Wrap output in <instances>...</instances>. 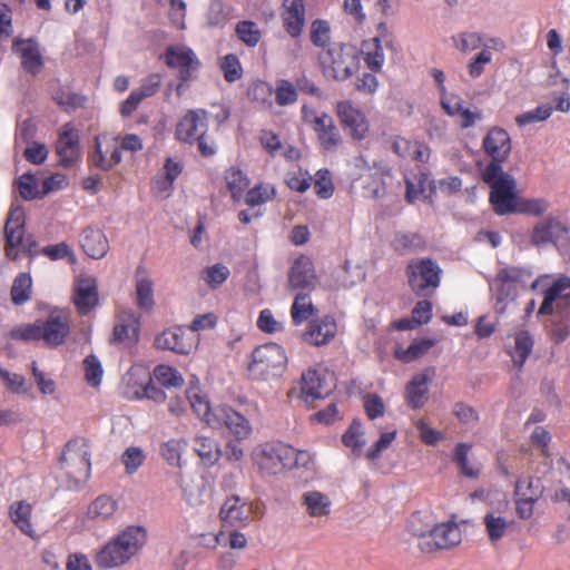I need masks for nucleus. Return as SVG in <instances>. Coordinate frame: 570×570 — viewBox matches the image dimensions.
Here are the masks:
<instances>
[{
  "label": "nucleus",
  "instance_id": "nucleus-1",
  "mask_svg": "<svg viewBox=\"0 0 570 570\" xmlns=\"http://www.w3.org/2000/svg\"><path fill=\"white\" fill-rule=\"evenodd\" d=\"M145 543L146 531L144 528L127 527L97 551L95 562L101 569L120 567L135 557Z\"/></svg>",
  "mask_w": 570,
  "mask_h": 570
},
{
  "label": "nucleus",
  "instance_id": "nucleus-2",
  "mask_svg": "<svg viewBox=\"0 0 570 570\" xmlns=\"http://www.w3.org/2000/svg\"><path fill=\"white\" fill-rule=\"evenodd\" d=\"M59 469L66 478L69 489H78L90 478L91 446L85 436H75L62 448Z\"/></svg>",
  "mask_w": 570,
  "mask_h": 570
},
{
  "label": "nucleus",
  "instance_id": "nucleus-3",
  "mask_svg": "<svg viewBox=\"0 0 570 570\" xmlns=\"http://www.w3.org/2000/svg\"><path fill=\"white\" fill-rule=\"evenodd\" d=\"M481 179L490 187V203L495 214H513L518 209V197L514 193L515 180L503 168L485 165Z\"/></svg>",
  "mask_w": 570,
  "mask_h": 570
},
{
  "label": "nucleus",
  "instance_id": "nucleus-4",
  "mask_svg": "<svg viewBox=\"0 0 570 570\" xmlns=\"http://www.w3.org/2000/svg\"><path fill=\"white\" fill-rule=\"evenodd\" d=\"M286 362L284 350L276 343H268L252 352L247 370L254 380L271 381L282 375Z\"/></svg>",
  "mask_w": 570,
  "mask_h": 570
},
{
  "label": "nucleus",
  "instance_id": "nucleus-5",
  "mask_svg": "<svg viewBox=\"0 0 570 570\" xmlns=\"http://www.w3.org/2000/svg\"><path fill=\"white\" fill-rule=\"evenodd\" d=\"M320 62L326 77L338 81L351 78L358 71L360 57L354 47L336 45L320 56Z\"/></svg>",
  "mask_w": 570,
  "mask_h": 570
},
{
  "label": "nucleus",
  "instance_id": "nucleus-6",
  "mask_svg": "<svg viewBox=\"0 0 570 570\" xmlns=\"http://www.w3.org/2000/svg\"><path fill=\"white\" fill-rule=\"evenodd\" d=\"M294 455V448L285 443H264L257 445L252 453L255 464L262 472L269 475L288 469Z\"/></svg>",
  "mask_w": 570,
  "mask_h": 570
},
{
  "label": "nucleus",
  "instance_id": "nucleus-7",
  "mask_svg": "<svg viewBox=\"0 0 570 570\" xmlns=\"http://www.w3.org/2000/svg\"><path fill=\"white\" fill-rule=\"evenodd\" d=\"M303 120L317 134L322 147L334 150L341 142V136L331 116L325 112L317 114L307 106L302 108Z\"/></svg>",
  "mask_w": 570,
  "mask_h": 570
},
{
  "label": "nucleus",
  "instance_id": "nucleus-8",
  "mask_svg": "<svg viewBox=\"0 0 570 570\" xmlns=\"http://www.w3.org/2000/svg\"><path fill=\"white\" fill-rule=\"evenodd\" d=\"M41 341L48 347L62 345L70 333V314L62 309H53L46 320H39Z\"/></svg>",
  "mask_w": 570,
  "mask_h": 570
},
{
  "label": "nucleus",
  "instance_id": "nucleus-9",
  "mask_svg": "<svg viewBox=\"0 0 570 570\" xmlns=\"http://www.w3.org/2000/svg\"><path fill=\"white\" fill-rule=\"evenodd\" d=\"M118 140V136L98 135L95 138L94 151L88 158L90 165L104 171H108L118 165L121 161Z\"/></svg>",
  "mask_w": 570,
  "mask_h": 570
},
{
  "label": "nucleus",
  "instance_id": "nucleus-10",
  "mask_svg": "<svg viewBox=\"0 0 570 570\" xmlns=\"http://www.w3.org/2000/svg\"><path fill=\"white\" fill-rule=\"evenodd\" d=\"M208 425L214 429L225 426L237 440H245L252 434L250 422L242 413L227 405L215 407L214 419L208 420Z\"/></svg>",
  "mask_w": 570,
  "mask_h": 570
},
{
  "label": "nucleus",
  "instance_id": "nucleus-11",
  "mask_svg": "<svg viewBox=\"0 0 570 570\" xmlns=\"http://www.w3.org/2000/svg\"><path fill=\"white\" fill-rule=\"evenodd\" d=\"M482 147L491 161L488 165H497L498 168H503L504 164L511 153L512 141L509 131L500 126H494L489 130L482 140Z\"/></svg>",
  "mask_w": 570,
  "mask_h": 570
},
{
  "label": "nucleus",
  "instance_id": "nucleus-12",
  "mask_svg": "<svg viewBox=\"0 0 570 570\" xmlns=\"http://www.w3.org/2000/svg\"><path fill=\"white\" fill-rule=\"evenodd\" d=\"M24 212L20 207L11 208L4 225L6 246L4 252L11 259L17 258V247L23 250L27 246L23 244ZM30 250V248H28Z\"/></svg>",
  "mask_w": 570,
  "mask_h": 570
},
{
  "label": "nucleus",
  "instance_id": "nucleus-13",
  "mask_svg": "<svg viewBox=\"0 0 570 570\" xmlns=\"http://www.w3.org/2000/svg\"><path fill=\"white\" fill-rule=\"evenodd\" d=\"M316 281L312 261L305 256L296 258L288 272V288L299 293H311L315 289Z\"/></svg>",
  "mask_w": 570,
  "mask_h": 570
},
{
  "label": "nucleus",
  "instance_id": "nucleus-14",
  "mask_svg": "<svg viewBox=\"0 0 570 570\" xmlns=\"http://www.w3.org/2000/svg\"><path fill=\"white\" fill-rule=\"evenodd\" d=\"M56 153L59 157V165L62 167H72L79 160V135L70 122L65 124L60 129Z\"/></svg>",
  "mask_w": 570,
  "mask_h": 570
},
{
  "label": "nucleus",
  "instance_id": "nucleus-15",
  "mask_svg": "<svg viewBox=\"0 0 570 570\" xmlns=\"http://www.w3.org/2000/svg\"><path fill=\"white\" fill-rule=\"evenodd\" d=\"M155 345L160 350H169L179 354H189L196 346L195 334L178 326L164 331L155 338Z\"/></svg>",
  "mask_w": 570,
  "mask_h": 570
},
{
  "label": "nucleus",
  "instance_id": "nucleus-16",
  "mask_svg": "<svg viewBox=\"0 0 570 570\" xmlns=\"http://www.w3.org/2000/svg\"><path fill=\"white\" fill-rule=\"evenodd\" d=\"M332 376L325 371L320 372L314 368L305 372L301 380V393L305 402L328 396L334 389V384L328 382Z\"/></svg>",
  "mask_w": 570,
  "mask_h": 570
},
{
  "label": "nucleus",
  "instance_id": "nucleus-17",
  "mask_svg": "<svg viewBox=\"0 0 570 570\" xmlns=\"http://www.w3.org/2000/svg\"><path fill=\"white\" fill-rule=\"evenodd\" d=\"M168 67L179 70V78L187 81L193 77V72L199 67V61L194 51L184 46H170L165 53Z\"/></svg>",
  "mask_w": 570,
  "mask_h": 570
},
{
  "label": "nucleus",
  "instance_id": "nucleus-18",
  "mask_svg": "<svg viewBox=\"0 0 570 570\" xmlns=\"http://www.w3.org/2000/svg\"><path fill=\"white\" fill-rule=\"evenodd\" d=\"M207 111L204 109L189 110L177 125V138L185 142L202 138L207 130Z\"/></svg>",
  "mask_w": 570,
  "mask_h": 570
},
{
  "label": "nucleus",
  "instance_id": "nucleus-19",
  "mask_svg": "<svg viewBox=\"0 0 570 570\" xmlns=\"http://www.w3.org/2000/svg\"><path fill=\"white\" fill-rule=\"evenodd\" d=\"M337 115L354 139L362 140L368 132V122L364 114L350 101H340L336 106Z\"/></svg>",
  "mask_w": 570,
  "mask_h": 570
},
{
  "label": "nucleus",
  "instance_id": "nucleus-20",
  "mask_svg": "<svg viewBox=\"0 0 570 570\" xmlns=\"http://www.w3.org/2000/svg\"><path fill=\"white\" fill-rule=\"evenodd\" d=\"M135 379L140 380V389L134 391V396L137 399H149L156 403H163L166 400V394L163 390L156 387L153 383L150 372L144 366H131L125 375V381L130 384Z\"/></svg>",
  "mask_w": 570,
  "mask_h": 570
},
{
  "label": "nucleus",
  "instance_id": "nucleus-21",
  "mask_svg": "<svg viewBox=\"0 0 570 570\" xmlns=\"http://www.w3.org/2000/svg\"><path fill=\"white\" fill-rule=\"evenodd\" d=\"M12 49L18 53L24 71L36 76L42 70L43 59L38 42L32 39H18L13 41Z\"/></svg>",
  "mask_w": 570,
  "mask_h": 570
},
{
  "label": "nucleus",
  "instance_id": "nucleus-22",
  "mask_svg": "<svg viewBox=\"0 0 570 570\" xmlns=\"http://www.w3.org/2000/svg\"><path fill=\"white\" fill-rule=\"evenodd\" d=\"M80 314H88L98 303V289L92 277L79 278L75 285L72 298Z\"/></svg>",
  "mask_w": 570,
  "mask_h": 570
},
{
  "label": "nucleus",
  "instance_id": "nucleus-23",
  "mask_svg": "<svg viewBox=\"0 0 570 570\" xmlns=\"http://www.w3.org/2000/svg\"><path fill=\"white\" fill-rule=\"evenodd\" d=\"M568 288H570V276H558L550 287L544 289L543 301L539 307L538 315H552L553 304L558 298L570 305V293H566Z\"/></svg>",
  "mask_w": 570,
  "mask_h": 570
},
{
  "label": "nucleus",
  "instance_id": "nucleus-24",
  "mask_svg": "<svg viewBox=\"0 0 570 570\" xmlns=\"http://www.w3.org/2000/svg\"><path fill=\"white\" fill-rule=\"evenodd\" d=\"M431 542L430 550L432 549H449L462 540L461 529L455 522H446L435 524L430 531Z\"/></svg>",
  "mask_w": 570,
  "mask_h": 570
},
{
  "label": "nucleus",
  "instance_id": "nucleus-25",
  "mask_svg": "<svg viewBox=\"0 0 570 570\" xmlns=\"http://www.w3.org/2000/svg\"><path fill=\"white\" fill-rule=\"evenodd\" d=\"M79 243L83 252L94 259H100L105 257L109 250L108 239L104 232L98 228H83Z\"/></svg>",
  "mask_w": 570,
  "mask_h": 570
},
{
  "label": "nucleus",
  "instance_id": "nucleus-26",
  "mask_svg": "<svg viewBox=\"0 0 570 570\" xmlns=\"http://www.w3.org/2000/svg\"><path fill=\"white\" fill-rule=\"evenodd\" d=\"M283 23L285 30L294 38L298 37L305 23L303 0H283Z\"/></svg>",
  "mask_w": 570,
  "mask_h": 570
},
{
  "label": "nucleus",
  "instance_id": "nucleus-27",
  "mask_svg": "<svg viewBox=\"0 0 570 570\" xmlns=\"http://www.w3.org/2000/svg\"><path fill=\"white\" fill-rule=\"evenodd\" d=\"M220 519L225 524L237 527L246 524L250 519V510L239 497L228 498L220 508Z\"/></svg>",
  "mask_w": 570,
  "mask_h": 570
},
{
  "label": "nucleus",
  "instance_id": "nucleus-28",
  "mask_svg": "<svg viewBox=\"0 0 570 570\" xmlns=\"http://www.w3.org/2000/svg\"><path fill=\"white\" fill-rule=\"evenodd\" d=\"M301 504L311 518H327L332 511L331 498L321 491L309 490L301 495Z\"/></svg>",
  "mask_w": 570,
  "mask_h": 570
},
{
  "label": "nucleus",
  "instance_id": "nucleus-29",
  "mask_svg": "<svg viewBox=\"0 0 570 570\" xmlns=\"http://www.w3.org/2000/svg\"><path fill=\"white\" fill-rule=\"evenodd\" d=\"M335 334V321L331 317H324L321 321L311 322L303 337L306 343L320 346L333 340Z\"/></svg>",
  "mask_w": 570,
  "mask_h": 570
},
{
  "label": "nucleus",
  "instance_id": "nucleus-30",
  "mask_svg": "<svg viewBox=\"0 0 570 570\" xmlns=\"http://www.w3.org/2000/svg\"><path fill=\"white\" fill-rule=\"evenodd\" d=\"M9 517L13 524L26 535L36 537V531L31 522L32 505L26 500L14 501L9 507Z\"/></svg>",
  "mask_w": 570,
  "mask_h": 570
},
{
  "label": "nucleus",
  "instance_id": "nucleus-31",
  "mask_svg": "<svg viewBox=\"0 0 570 570\" xmlns=\"http://www.w3.org/2000/svg\"><path fill=\"white\" fill-rule=\"evenodd\" d=\"M139 322L131 311H124L117 317L114 327V340L118 342L132 343L138 338Z\"/></svg>",
  "mask_w": 570,
  "mask_h": 570
},
{
  "label": "nucleus",
  "instance_id": "nucleus-32",
  "mask_svg": "<svg viewBox=\"0 0 570 570\" xmlns=\"http://www.w3.org/2000/svg\"><path fill=\"white\" fill-rule=\"evenodd\" d=\"M566 230L567 229L562 226L561 222L548 218L533 226V230L530 235V242L535 247H540V245L553 243L554 238Z\"/></svg>",
  "mask_w": 570,
  "mask_h": 570
},
{
  "label": "nucleus",
  "instance_id": "nucleus-33",
  "mask_svg": "<svg viewBox=\"0 0 570 570\" xmlns=\"http://www.w3.org/2000/svg\"><path fill=\"white\" fill-rule=\"evenodd\" d=\"M405 401L413 410L425 405L428 401V375L424 372L413 376L406 384Z\"/></svg>",
  "mask_w": 570,
  "mask_h": 570
},
{
  "label": "nucleus",
  "instance_id": "nucleus-34",
  "mask_svg": "<svg viewBox=\"0 0 570 570\" xmlns=\"http://www.w3.org/2000/svg\"><path fill=\"white\" fill-rule=\"evenodd\" d=\"M177 482L181 489L184 500L191 507H198L205 502L206 491L203 480L177 474Z\"/></svg>",
  "mask_w": 570,
  "mask_h": 570
},
{
  "label": "nucleus",
  "instance_id": "nucleus-35",
  "mask_svg": "<svg viewBox=\"0 0 570 570\" xmlns=\"http://www.w3.org/2000/svg\"><path fill=\"white\" fill-rule=\"evenodd\" d=\"M472 445L468 443H459L454 448L453 462L458 465L459 471L465 478H478L481 472V465L479 463L469 462V453Z\"/></svg>",
  "mask_w": 570,
  "mask_h": 570
},
{
  "label": "nucleus",
  "instance_id": "nucleus-36",
  "mask_svg": "<svg viewBox=\"0 0 570 570\" xmlns=\"http://www.w3.org/2000/svg\"><path fill=\"white\" fill-rule=\"evenodd\" d=\"M533 348V340L529 332L520 331L514 335V346L509 354L512 356L513 364L522 367Z\"/></svg>",
  "mask_w": 570,
  "mask_h": 570
},
{
  "label": "nucleus",
  "instance_id": "nucleus-37",
  "mask_svg": "<svg viewBox=\"0 0 570 570\" xmlns=\"http://www.w3.org/2000/svg\"><path fill=\"white\" fill-rule=\"evenodd\" d=\"M407 277L411 288L421 293L428 287V259L422 258L416 262H411L407 266Z\"/></svg>",
  "mask_w": 570,
  "mask_h": 570
},
{
  "label": "nucleus",
  "instance_id": "nucleus-38",
  "mask_svg": "<svg viewBox=\"0 0 570 570\" xmlns=\"http://www.w3.org/2000/svg\"><path fill=\"white\" fill-rule=\"evenodd\" d=\"M424 323H428V301H420L413 308L411 317L392 322V327L397 331H407Z\"/></svg>",
  "mask_w": 570,
  "mask_h": 570
},
{
  "label": "nucleus",
  "instance_id": "nucleus-39",
  "mask_svg": "<svg viewBox=\"0 0 570 570\" xmlns=\"http://www.w3.org/2000/svg\"><path fill=\"white\" fill-rule=\"evenodd\" d=\"M391 246L399 254L414 253L424 247V239L415 233H396Z\"/></svg>",
  "mask_w": 570,
  "mask_h": 570
},
{
  "label": "nucleus",
  "instance_id": "nucleus-40",
  "mask_svg": "<svg viewBox=\"0 0 570 570\" xmlns=\"http://www.w3.org/2000/svg\"><path fill=\"white\" fill-rule=\"evenodd\" d=\"M186 446L187 441L185 439H170L160 444L159 453L169 465L179 468L181 463V453Z\"/></svg>",
  "mask_w": 570,
  "mask_h": 570
},
{
  "label": "nucleus",
  "instance_id": "nucleus-41",
  "mask_svg": "<svg viewBox=\"0 0 570 570\" xmlns=\"http://www.w3.org/2000/svg\"><path fill=\"white\" fill-rule=\"evenodd\" d=\"M117 510V502L108 497L100 495L88 507L87 514L92 520H107L114 515Z\"/></svg>",
  "mask_w": 570,
  "mask_h": 570
},
{
  "label": "nucleus",
  "instance_id": "nucleus-42",
  "mask_svg": "<svg viewBox=\"0 0 570 570\" xmlns=\"http://www.w3.org/2000/svg\"><path fill=\"white\" fill-rule=\"evenodd\" d=\"M195 452L207 464H214L220 455L217 441L203 435L195 438Z\"/></svg>",
  "mask_w": 570,
  "mask_h": 570
},
{
  "label": "nucleus",
  "instance_id": "nucleus-43",
  "mask_svg": "<svg viewBox=\"0 0 570 570\" xmlns=\"http://www.w3.org/2000/svg\"><path fill=\"white\" fill-rule=\"evenodd\" d=\"M309 293H297L292 305L291 315L295 324L307 321L317 313L315 306L308 299Z\"/></svg>",
  "mask_w": 570,
  "mask_h": 570
},
{
  "label": "nucleus",
  "instance_id": "nucleus-44",
  "mask_svg": "<svg viewBox=\"0 0 570 570\" xmlns=\"http://www.w3.org/2000/svg\"><path fill=\"white\" fill-rule=\"evenodd\" d=\"M428 352V340L421 338L412 342L407 348L397 345L394 350V356L403 363L413 362L422 357Z\"/></svg>",
  "mask_w": 570,
  "mask_h": 570
},
{
  "label": "nucleus",
  "instance_id": "nucleus-45",
  "mask_svg": "<svg viewBox=\"0 0 570 570\" xmlns=\"http://www.w3.org/2000/svg\"><path fill=\"white\" fill-rule=\"evenodd\" d=\"M187 397L193 411L208 424V420L214 419L215 407H212L207 399L194 389L187 392Z\"/></svg>",
  "mask_w": 570,
  "mask_h": 570
},
{
  "label": "nucleus",
  "instance_id": "nucleus-46",
  "mask_svg": "<svg viewBox=\"0 0 570 570\" xmlns=\"http://www.w3.org/2000/svg\"><path fill=\"white\" fill-rule=\"evenodd\" d=\"M31 284V277L26 273L16 277L11 287V298L14 304H23L30 298Z\"/></svg>",
  "mask_w": 570,
  "mask_h": 570
},
{
  "label": "nucleus",
  "instance_id": "nucleus-47",
  "mask_svg": "<svg viewBox=\"0 0 570 570\" xmlns=\"http://www.w3.org/2000/svg\"><path fill=\"white\" fill-rule=\"evenodd\" d=\"M137 304L140 308L149 309L154 305L153 282L147 276H138L136 279Z\"/></svg>",
  "mask_w": 570,
  "mask_h": 570
},
{
  "label": "nucleus",
  "instance_id": "nucleus-48",
  "mask_svg": "<svg viewBox=\"0 0 570 570\" xmlns=\"http://www.w3.org/2000/svg\"><path fill=\"white\" fill-rule=\"evenodd\" d=\"M154 376L165 387H178L184 384L183 376L168 365H157L154 370Z\"/></svg>",
  "mask_w": 570,
  "mask_h": 570
},
{
  "label": "nucleus",
  "instance_id": "nucleus-49",
  "mask_svg": "<svg viewBox=\"0 0 570 570\" xmlns=\"http://www.w3.org/2000/svg\"><path fill=\"white\" fill-rule=\"evenodd\" d=\"M484 525L490 540L499 541L500 538L505 535L509 523L504 518L490 512L484 515Z\"/></svg>",
  "mask_w": 570,
  "mask_h": 570
},
{
  "label": "nucleus",
  "instance_id": "nucleus-50",
  "mask_svg": "<svg viewBox=\"0 0 570 570\" xmlns=\"http://www.w3.org/2000/svg\"><path fill=\"white\" fill-rule=\"evenodd\" d=\"M527 482H522V480H518L517 482V495H519L517 500V512L521 519H529L533 513V504L537 500V494L531 493L530 495L523 494L522 489Z\"/></svg>",
  "mask_w": 570,
  "mask_h": 570
},
{
  "label": "nucleus",
  "instance_id": "nucleus-51",
  "mask_svg": "<svg viewBox=\"0 0 570 570\" xmlns=\"http://www.w3.org/2000/svg\"><path fill=\"white\" fill-rule=\"evenodd\" d=\"M298 98L296 87L289 80L281 79L276 83L275 100L279 106H287L296 102Z\"/></svg>",
  "mask_w": 570,
  "mask_h": 570
},
{
  "label": "nucleus",
  "instance_id": "nucleus-52",
  "mask_svg": "<svg viewBox=\"0 0 570 570\" xmlns=\"http://www.w3.org/2000/svg\"><path fill=\"white\" fill-rule=\"evenodd\" d=\"M393 151L402 158L420 159L423 151L417 142L397 137L392 142Z\"/></svg>",
  "mask_w": 570,
  "mask_h": 570
},
{
  "label": "nucleus",
  "instance_id": "nucleus-53",
  "mask_svg": "<svg viewBox=\"0 0 570 570\" xmlns=\"http://www.w3.org/2000/svg\"><path fill=\"white\" fill-rule=\"evenodd\" d=\"M85 380L91 386H98L101 383L104 370L100 361L95 355H88L83 360Z\"/></svg>",
  "mask_w": 570,
  "mask_h": 570
},
{
  "label": "nucleus",
  "instance_id": "nucleus-54",
  "mask_svg": "<svg viewBox=\"0 0 570 570\" xmlns=\"http://www.w3.org/2000/svg\"><path fill=\"white\" fill-rule=\"evenodd\" d=\"M236 33L238 38L248 47L256 46L261 40V31L253 21H240L236 24Z\"/></svg>",
  "mask_w": 570,
  "mask_h": 570
},
{
  "label": "nucleus",
  "instance_id": "nucleus-55",
  "mask_svg": "<svg viewBox=\"0 0 570 570\" xmlns=\"http://www.w3.org/2000/svg\"><path fill=\"white\" fill-rule=\"evenodd\" d=\"M225 179L234 199H238L248 186V179L240 170L235 168L226 171Z\"/></svg>",
  "mask_w": 570,
  "mask_h": 570
},
{
  "label": "nucleus",
  "instance_id": "nucleus-56",
  "mask_svg": "<svg viewBox=\"0 0 570 570\" xmlns=\"http://www.w3.org/2000/svg\"><path fill=\"white\" fill-rule=\"evenodd\" d=\"M549 208V204L542 198H520L518 197L517 213L533 216L543 215Z\"/></svg>",
  "mask_w": 570,
  "mask_h": 570
},
{
  "label": "nucleus",
  "instance_id": "nucleus-57",
  "mask_svg": "<svg viewBox=\"0 0 570 570\" xmlns=\"http://www.w3.org/2000/svg\"><path fill=\"white\" fill-rule=\"evenodd\" d=\"M145 462L144 451L138 446L128 448L121 455L126 473L134 474Z\"/></svg>",
  "mask_w": 570,
  "mask_h": 570
},
{
  "label": "nucleus",
  "instance_id": "nucleus-58",
  "mask_svg": "<svg viewBox=\"0 0 570 570\" xmlns=\"http://www.w3.org/2000/svg\"><path fill=\"white\" fill-rule=\"evenodd\" d=\"M10 337L16 341H41L40 323L23 324L10 331Z\"/></svg>",
  "mask_w": 570,
  "mask_h": 570
},
{
  "label": "nucleus",
  "instance_id": "nucleus-59",
  "mask_svg": "<svg viewBox=\"0 0 570 570\" xmlns=\"http://www.w3.org/2000/svg\"><path fill=\"white\" fill-rule=\"evenodd\" d=\"M311 41L317 47H325L331 41V27L326 20L317 19L311 24Z\"/></svg>",
  "mask_w": 570,
  "mask_h": 570
},
{
  "label": "nucleus",
  "instance_id": "nucleus-60",
  "mask_svg": "<svg viewBox=\"0 0 570 570\" xmlns=\"http://www.w3.org/2000/svg\"><path fill=\"white\" fill-rule=\"evenodd\" d=\"M552 110L553 109L550 106H539L534 109H530V111L517 115L515 122L519 126L535 124V121L548 119L552 114Z\"/></svg>",
  "mask_w": 570,
  "mask_h": 570
},
{
  "label": "nucleus",
  "instance_id": "nucleus-61",
  "mask_svg": "<svg viewBox=\"0 0 570 570\" xmlns=\"http://www.w3.org/2000/svg\"><path fill=\"white\" fill-rule=\"evenodd\" d=\"M20 196L26 200L35 199L39 196L37 178L31 174H23L17 180Z\"/></svg>",
  "mask_w": 570,
  "mask_h": 570
},
{
  "label": "nucleus",
  "instance_id": "nucleus-62",
  "mask_svg": "<svg viewBox=\"0 0 570 570\" xmlns=\"http://www.w3.org/2000/svg\"><path fill=\"white\" fill-rule=\"evenodd\" d=\"M220 68L224 71V78L228 82L240 79L243 69L238 58L235 55H227L223 58Z\"/></svg>",
  "mask_w": 570,
  "mask_h": 570
},
{
  "label": "nucleus",
  "instance_id": "nucleus-63",
  "mask_svg": "<svg viewBox=\"0 0 570 570\" xmlns=\"http://www.w3.org/2000/svg\"><path fill=\"white\" fill-rule=\"evenodd\" d=\"M314 190L317 196L324 199L330 198L333 195L334 186L327 169H321L316 173Z\"/></svg>",
  "mask_w": 570,
  "mask_h": 570
},
{
  "label": "nucleus",
  "instance_id": "nucleus-64",
  "mask_svg": "<svg viewBox=\"0 0 570 570\" xmlns=\"http://www.w3.org/2000/svg\"><path fill=\"white\" fill-rule=\"evenodd\" d=\"M492 52L489 49H483L468 63V72L472 77H479L483 73L487 63H490Z\"/></svg>",
  "mask_w": 570,
  "mask_h": 570
}]
</instances>
